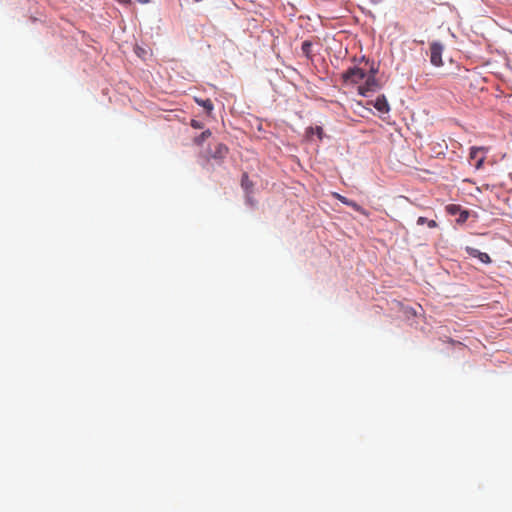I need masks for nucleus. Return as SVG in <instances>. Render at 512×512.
<instances>
[{"mask_svg": "<svg viewBox=\"0 0 512 512\" xmlns=\"http://www.w3.org/2000/svg\"><path fill=\"white\" fill-rule=\"evenodd\" d=\"M366 74L363 69L359 67H351L342 74V80L344 84H358L364 78Z\"/></svg>", "mask_w": 512, "mask_h": 512, "instance_id": "obj_1", "label": "nucleus"}, {"mask_svg": "<svg viewBox=\"0 0 512 512\" xmlns=\"http://www.w3.org/2000/svg\"><path fill=\"white\" fill-rule=\"evenodd\" d=\"M444 47L439 42H432L430 44V62L432 65L436 67H440L443 65L442 61V53H443Z\"/></svg>", "mask_w": 512, "mask_h": 512, "instance_id": "obj_2", "label": "nucleus"}, {"mask_svg": "<svg viewBox=\"0 0 512 512\" xmlns=\"http://www.w3.org/2000/svg\"><path fill=\"white\" fill-rule=\"evenodd\" d=\"M378 88V83L374 75H369L363 85L358 87V92L362 96H367Z\"/></svg>", "mask_w": 512, "mask_h": 512, "instance_id": "obj_3", "label": "nucleus"}, {"mask_svg": "<svg viewBox=\"0 0 512 512\" xmlns=\"http://www.w3.org/2000/svg\"><path fill=\"white\" fill-rule=\"evenodd\" d=\"M465 250L471 257L478 258L482 263H491V258L487 253L481 252L478 249L469 246L466 247Z\"/></svg>", "mask_w": 512, "mask_h": 512, "instance_id": "obj_4", "label": "nucleus"}, {"mask_svg": "<svg viewBox=\"0 0 512 512\" xmlns=\"http://www.w3.org/2000/svg\"><path fill=\"white\" fill-rule=\"evenodd\" d=\"M228 153V148L222 143H217L213 150L210 151V156L213 159H223Z\"/></svg>", "mask_w": 512, "mask_h": 512, "instance_id": "obj_5", "label": "nucleus"}, {"mask_svg": "<svg viewBox=\"0 0 512 512\" xmlns=\"http://www.w3.org/2000/svg\"><path fill=\"white\" fill-rule=\"evenodd\" d=\"M375 109H377L380 113H388L390 110V106L388 101L384 95H380L376 98L373 103Z\"/></svg>", "mask_w": 512, "mask_h": 512, "instance_id": "obj_6", "label": "nucleus"}, {"mask_svg": "<svg viewBox=\"0 0 512 512\" xmlns=\"http://www.w3.org/2000/svg\"><path fill=\"white\" fill-rule=\"evenodd\" d=\"M482 150H484V148L480 147H472L470 150V158L476 160L475 167L477 169L481 168L484 163V157L478 158V153Z\"/></svg>", "mask_w": 512, "mask_h": 512, "instance_id": "obj_7", "label": "nucleus"}, {"mask_svg": "<svg viewBox=\"0 0 512 512\" xmlns=\"http://www.w3.org/2000/svg\"><path fill=\"white\" fill-rule=\"evenodd\" d=\"M196 103L200 106H202L206 111L207 113H211L214 106H213V103L210 99H198L196 98L195 99Z\"/></svg>", "mask_w": 512, "mask_h": 512, "instance_id": "obj_8", "label": "nucleus"}, {"mask_svg": "<svg viewBox=\"0 0 512 512\" xmlns=\"http://www.w3.org/2000/svg\"><path fill=\"white\" fill-rule=\"evenodd\" d=\"M312 42L309 40H306L302 43L301 50L302 53L307 57L311 58V48H312Z\"/></svg>", "mask_w": 512, "mask_h": 512, "instance_id": "obj_9", "label": "nucleus"}, {"mask_svg": "<svg viewBox=\"0 0 512 512\" xmlns=\"http://www.w3.org/2000/svg\"><path fill=\"white\" fill-rule=\"evenodd\" d=\"M210 136H211V131L205 130L199 136L195 137L194 143L197 145H201Z\"/></svg>", "mask_w": 512, "mask_h": 512, "instance_id": "obj_10", "label": "nucleus"}, {"mask_svg": "<svg viewBox=\"0 0 512 512\" xmlns=\"http://www.w3.org/2000/svg\"><path fill=\"white\" fill-rule=\"evenodd\" d=\"M241 186L246 191H249L253 186L252 181L249 179L246 173L242 175Z\"/></svg>", "mask_w": 512, "mask_h": 512, "instance_id": "obj_11", "label": "nucleus"}, {"mask_svg": "<svg viewBox=\"0 0 512 512\" xmlns=\"http://www.w3.org/2000/svg\"><path fill=\"white\" fill-rule=\"evenodd\" d=\"M417 224H418V225H424V224H427L429 228H435V227H437V223H436V221H434V220H428L427 218L422 217V216H421V217H419V218L417 219Z\"/></svg>", "mask_w": 512, "mask_h": 512, "instance_id": "obj_12", "label": "nucleus"}, {"mask_svg": "<svg viewBox=\"0 0 512 512\" xmlns=\"http://www.w3.org/2000/svg\"><path fill=\"white\" fill-rule=\"evenodd\" d=\"M347 205L352 207L355 211L360 212V213H362L364 215H367L365 210L360 205H358L356 202H354L352 200H349Z\"/></svg>", "mask_w": 512, "mask_h": 512, "instance_id": "obj_13", "label": "nucleus"}, {"mask_svg": "<svg viewBox=\"0 0 512 512\" xmlns=\"http://www.w3.org/2000/svg\"><path fill=\"white\" fill-rule=\"evenodd\" d=\"M446 209L451 215H455L461 210L460 206L455 204L448 205Z\"/></svg>", "mask_w": 512, "mask_h": 512, "instance_id": "obj_14", "label": "nucleus"}, {"mask_svg": "<svg viewBox=\"0 0 512 512\" xmlns=\"http://www.w3.org/2000/svg\"><path fill=\"white\" fill-rule=\"evenodd\" d=\"M469 217V212L466 210H463L460 212V216L458 218V222H465Z\"/></svg>", "mask_w": 512, "mask_h": 512, "instance_id": "obj_15", "label": "nucleus"}, {"mask_svg": "<svg viewBox=\"0 0 512 512\" xmlns=\"http://www.w3.org/2000/svg\"><path fill=\"white\" fill-rule=\"evenodd\" d=\"M191 126L195 129H202L203 128V123L198 121V120H191Z\"/></svg>", "mask_w": 512, "mask_h": 512, "instance_id": "obj_16", "label": "nucleus"}, {"mask_svg": "<svg viewBox=\"0 0 512 512\" xmlns=\"http://www.w3.org/2000/svg\"><path fill=\"white\" fill-rule=\"evenodd\" d=\"M334 195H335V197H336L339 201H341L343 204H345V205H347V204H348V202H349V199H348V198H346V197H344V196H342V195H340V194H338V193H335Z\"/></svg>", "mask_w": 512, "mask_h": 512, "instance_id": "obj_17", "label": "nucleus"}, {"mask_svg": "<svg viewBox=\"0 0 512 512\" xmlns=\"http://www.w3.org/2000/svg\"><path fill=\"white\" fill-rule=\"evenodd\" d=\"M137 2H139L140 4H147L149 3L150 0H136Z\"/></svg>", "mask_w": 512, "mask_h": 512, "instance_id": "obj_18", "label": "nucleus"}, {"mask_svg": "<svg viewBox=\"0 0 512 512\" xmlns=\"http://www.w3.org/2000/svg\"><path fill=\"white\" fill-rule=\"evenodd\" d=\"M370 72H371L370 75H374L375 76V74L377 73V69L371 68Z\"/></svg>", "mask_w": 512, "mask_h": 512, "instance_id": "obj_19", "label": "nucleus"}, {"mask_svg": "<svg viewBox=\"0 0 512 512\" xmlns=\"http://www.w3.org/2000/svg\"><path fill=\"white\" fill-rule=\"evenodd\" d=\"M322 129L318 128V134H321Z\"/></svg>", "mask_w": 512, "mask_h": 512, "instance_id": "obj_20", "label": "nucleus"}]
</instances>
